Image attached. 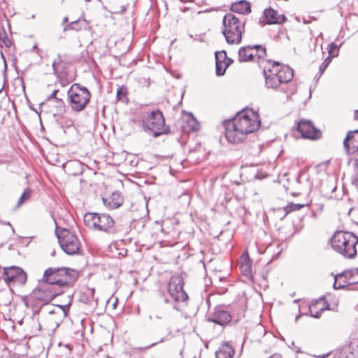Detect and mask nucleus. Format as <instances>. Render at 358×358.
<instances>
[{
  "mask_svg": "<svg viewBox=\"0 0 358 358\" xmlns=\"http://www.w3.org/2000/svg\"><path fill=\"white\" fill-rule=\"evenodd\" d=\"M264 16L268 24H282L287 20L285 15H278V12L271 8L264 10Z\"/></svg>",
  "mask_w": 358,
  "mask_h": 358,
  "instance_id": "16",
  "label": "nucleus"
},
{
  "mask_svg": "<svg viewBox=\"0 0 358 358\" xmlns=\"http://www.w3.org/2000/svg\"><path fill=\"white\" fill-rule=\"evenodd\" d=\"M231 320V316L230 313L221 307L215 308L213 313L208 317V321L221 326L228 324Z\"/></svg>",
  "mask_w": 358,
  "mask_h": 358,
  "instance_id": "14",
  "label": "nucleus"
},
{
  "mask_svg": "<svg viewBox=\"0 0 358 358\" xmlns=\"http://www.w3.org/2000/svg\"><path fill=\"white\" fill-rule=\"evenodd\" d=\"M357 182H358V177H357Z\"/></svg>",
  "mask_w": 358,
  "mask_h": 358,
  "instance_id": "55",
  "label": "nucleus"
},
{
  "mask_svg": "<svg viewBox=\"0 0 358 358\" xmlns=\"http://www.w3.org/2000/svg\"><path fill=\"white\" fill-rule=\"evenodd\" d=\"M78 273L67 267H50L45 270L43 278L38 280L32 296L44 304L63 293L62 288L69 287L77 280Z\"/></svg>",
  "mask_w": 358,
  "mask_h": 358,
  "instance_id": "1",
  "label": "nucleus"
},
{
  "mask_svg": "<svg viewBox=\"0 0 358 358\" xmlns=\"http://www.w3.org/2000/svg\"><path fill=\"white\" fill-rule=\"evenodd\" d=\"M222 23V32L226 41L231 45L241 43L242 34L245 31V18H239L232 13H227L223 17Z\"/></svg>",
  "mask_w": 358,
  "mask_h": 358,
  "instance_id": "5",
  "label": "nucleus"
},
{
  "mask_svg": "<svg viewBox=\"0 0 358 358\" xmlns=\"http://www.w3.org/2000/svg\"><path fill=\"white\" fill-rule=\"evenodd\" d=\"M164 338H162L159 340V342H156V343H153L150 344V345H148V346L145 347V349H149V348H152V347H153V346H155L157 343H162V342H164Z\"/></svg>",
  "mask_w": 358,
  "mask_h": 358,
  "instance_id": "39",
  "label": "nucleus"
},
{
  "mask_svg": "<svg viewBox=\"0 0 358 358\" xmlns=\"http://www.w3.org/2000/svg\"><path fill=\"white\" fill-rule=\"evenodd\" d=\"M37 49V45H34L32 48V50H36Z\"/></svg>",
  "mask_w": 358,
  "mask_h": 358,
  "instance_id": "49",
  "label": "nucleus"
},
{
  "mask_svg": "<svg viewBox=\"0 0 358 358\" xmlns=\"http://www.w3.org/2000/svg\"><path fill=\"white\" fill-rule=\"evenodd\" d=\"M186 124L191 131H196L199 129V123L192 113L188 114Z\"/></svg>",
  "mask_w": 358,
  "mask_h": 358,
  "instance_id": "25",
  "label": "nucleus"
},
{
  "mask_svg": "<svg viewBox=\"0 0 358 358\" xmlns=\"http://www.w3.org/2000/svg\"><path fill=\"white\" fill-rule=\"evenodd\" d=\"M31 18H32V19L35 18V15H31Z\"/></svg>",
  "mask_w": 358,
  "mask_h": 358,
  "instance_id": "52",
  "label": "nucleus"
},
{
  "mask_svg": "<svg viewBox=\"0 0 358 358\" xmlns=\"http://www.w3.org/2000/svg\"><path fill=\"white\" fill-rule=\"evenodd\" d=\"M69 105L73 111L83 110L91 99V93L78 83H74L68 90Z\"/></svg>",
  "mask_w": 358,
  "mask_h": 358,
  "instance_id": "7",
  "label": "nucleus"
},
{
  "mask_svg": "<svg viewBox=\"0 0 358 358\" xmlns=\"http://www.w3.org/2000/svg\"><path fill=\"white\" fill-rule=\"evenodd\" d=\"M234 355V348L228 343H223L216 351V358H232Z\"/></svg>",
  "mask_w": 358,
  "mask_h": 358,
  "instance_id": "18",
  "label": "nucleus"
},
{
  "mask_svg": "<svg viewBox=\"0 0 358 358\" xmlns=\"http://www.w3.org/2000/svg\"><path fill=\"white\" fill-rule=\"evenodd\" d=\"M173 309H175V310H178V311H180V308L179 306H178V305H177V304H176V303H175V304H173Z\"/></svg>",
  "mask_w": 358,
  "mask_h": 358,
  "instance_id": "43",
  "label": "nucleus"
},
{
  "mask_svg": "<svg viewBox=\"0 0 358 358\" xmlns=\"http://www.w3.org/2000/svg\"><path fill=\"white\" fill-rule=\"evenodd\" d=\"M117 196H118V194H113L112 196L109 198H103V202L104 205L108 207L109 208L116 209L118 207H120L122 204L121 202L115 200L116 199V197H117Z\"/></svg>",
  "mask_w": 358,
  "mask_h": 358,
  "instance_id": "23",
  "label": "nucleus"
},
{
  "mask_svg": "<svg viewBox=\"0 0 358 358\" xmlns=\"http://www.w3.org/2000/svg\"><path fill=\"white\" fill-rule=\"evenodd\" d=\"M55 313V310H50V311H49V313H50V314H52V313Z\"/></svg>",
  "mask_w": 358,
  "mask_h": 358,
  "instance_id": "51",
  "label": "nucleus"
},
{
  "mask_svg": "<svg viewBox=\"0 0 358 358\" xmlns=\"http://www.w3.org/2000/svg\"><path fill=\"white\" fill-rule=\"evenodd\" d=\"M260 122L257 113L253 110L241 111L233 120L224 122L225 137L230 143H241L248 134L254 132L259 128Z\"/></svg>",
  "mask_w": 358,
  "mask_h": 358,
  "instance_id": "2",
  "label": "nucleus"
},
{
  "mask_svg": "<svg viewBox=\"0 0 358 358\" xmlns=\"http://www.w3.org/2000/svg\"><path fill=\"white\" fill-rule=\"evenodd\" d=\"M264 75L266 88L276 90L281 87V90L287 92L283 85L292 80L294 72L289 66L273 62L271 66L264 68Z\"/></svg>",
  "mask_w": 358,
  "mask_h": 358,
  "instance_id": "3",
  "label": "nucleus"
},
{
  "mask_svg": "<svg viewBox=\"0 0 358 358\" xmlns=\"http://www.w3.org/2000/svg\"><path fill=\"white\" fill-rule=\"evenodd\" d=\"M343 145L347 154L358 155V129L348 132Z\"/></svg>",
  "mask_w": 358,
  "mask_h": 358,
  "instance_id": "13",
  "label": "nucleus"
},
{
  "mask_svg": "<svg viewBox=\"0 0 358 358\" xmlns=\"http://www.w3.org/2000/svg\"><path fill=\"white\" fill-rule=\"evenodd\" d=\"M85 224L90 229L114 234L117 232L113 219L107 214L87 213L84 215Z\"/></svg>",
  "mask_w": 358,
  "mask_h": 358,
  "instance_id": "6",
  "label": "nucleus"
},
{
  "mask_svg": "<svg viewBox=\"0 0 358 358\" xmlns=\"http://www.w3.org/2000/svg\"><path fill=\"white\" fill-rule=\"evenodd\" d=\"M164 301L165 303H168L169 302V299L167 298H164Z\"/></svg>",
  "mask_w": 358,
  "mask_h": 358,
  "instance_id": "48",
  "label": "nucleus"
},
{
  "mask_svg": "<svg viewBox=\"0 0 358 358\" xmlns=\"http://www.w3.org/2000/svg\"><path fill=\"white\" fill-rule=\"evenodd\" d=\"M252 261L247 255L244 262L241 264L240 268L242 274L247 278L252 276Z\"/></svg>",
  "mask_w": 358,
  "mask_h": 358,
  "instance_id": "21",
  "label": "nucleus"
},
{
  "mask_svg": "<svg viewBox=\"0 0 358 358\" xmlns=\"http://www.w3.org/2000/svg\"><path fill=\"white\" fill-rule=\"evenodd\" d=\"M336 358H358V338H353L349 345L343 347Z\"/></svg>",
  "mask_w": 358,
  "mask_h": 358,
  "instance_id": "15",
  "label": "nucleus"
},
{
  "mask_svg": "<svg viewBox=\"0 0 358 358\" xmlns=\"http://www.w3.org/2000/svg\"><path fill=\"white\" fill-rule=\"evenodd\" d=\"M61 61H62L61 57L59 55L58 59L54 60V62H52V69H53L54 73L55 74H58L60 71Z\"/></svg>",
  "mask_w": 358,
  "mask_h": 358,
  "instance_id": "36",
  "label": "nucleus"
},
{
  "mask_svg": "<svg viewBox=\"0 0 358 358\" xmlns=\"http://www.w3.org/2000/svg\"><path fill=\"white\" fill-rule=\"evenodd\" d=\"M2 223L3 224L9 225L11 227V229H12L13 233H15V229H14V228L13 227V226L11 225V224L9 222H2Z\"/></svg>",
  "mask_w": 358,
  "mask_h": 358,
  "instance_id": "41",
  "label": "nucleus"
},
{
  "mask_svg": "<svg viewBox=\"0 0 358 358\" xmlns=\"http://www.w3.org/2000/svg\"><path fill=\"white\" fill-rule=\"evenodd\" d=\"M255 57V53L252 46L248 45L241 47L238 50V61L240 62H246L252 61Z\"/></svg>",
  "mask_w": 358,
  "mask_h": 358,
  "instance_id": "17",
  "label": "nucleus"
},
{
  "mask_svg": "<svg viewBox=\"0 0 358 358\" xmlns=\"http://www.w3.org/2000/svg\"><path fill=\"white\" fill-rule=\"evenodd\" d=\"M31 195V191L29 189H27L24 190V192L22 193L21 196L20 197L17 203L15 206V208H18L26 200L29 199V197Z\"/></svg>",
  "mask_w": 358,
  "mask_h": 358,
  "instance_id": "30",
  "label": "nucleus"
},
{
  "mask_svg": "<svg viewBox=\"0 0 358 358\" xmlns=\"http://www.w3.org/2000/svg\"><path fill=\"white\" fill-rule=\"evenodd\" d=\"M232 62H233V60H232V59H229V58H227V63H229V64H231V63H232Z\"/></svg>",
  "mask_w": 358,
  "mask_h": 358,
  "instance_id": "46",
  "label": "nucleus"
},
{
  "mask_svg": "<svg viewBox=\"0 0 358 358\" xmlns=\"http://www.w3.org/2000/svg\"><path fill=\"white\" fill-rule=\"evenodd\" d=\"M142 122L144 129L152 132L154 137L167 133L164 118L159 110H153L143 117Z\"/></svg>",
  "mask_w": 358,
  "mask_h": 358,
  "instance_id": "8",
  "label": "nucleus"
},
{
  "mask_svg": "<svg viewBox=\"0 0 358 358\" xmlns=\"http://www.w3.org/2000/svg\"><path fill=\"white\" fill-rule=\"evenodd\" d=\"M165 315V308L163 307H158L154 309L148 315V320L150 322H155V320H162Z\"/></svg>",
  "mask_w": 358,
  "mask_h": 358,
  "instance_id": "22",
  "label": "nucleus"
},
{
  "mask_svg": "<svg viewBox=\"0 0 358 358\" xmlns=\"http://www.w3.org/2000/svg\"><path fill=\"white\" fill-rule=\"evenodd\" d=\"M269 358H281V356L279 354H274L272 356H271Z\"/></svg>",
  "mask_w": 358,
  "mask_h": 358,
  "instance_id": "44",
  "label": "nucleus"
},
{
  "mask_svg": "<svg viewBox=\"0 0 358 358\" xmlns=\"http://www.w3.org/2000/svg\"><path fill=\"white\" fill-rule=\"evenodd\" d=\"M58 308L60 310L61 313H62L63 315H65L66 313H65V310L64 309L62 308V306H58Z\"/></svg>",
  "mask_w": 358,
  "mask_h": 358,
  "instance_id": "42",
  "label": "nucleus"
},
{
  "mask_svg": "<svg viewBox=\"0 0 358 358\" xmlns=\"http://www.w3.org/2000/svg\"><path fill=\"white\" fill-rule=\"evenodd\" d=\"M331 59H332V57L328 56L324 61L322 63V64L320 66V68H319V72L320 73V75H322L324 71H325V69L327 68V66H329V64L331 63Z\"/></svg>",
  "mask_w": 358,
  "mask_h": 358,
  "instance_id": "35",
  "label": "nucleus"
},
{
  "mask_svg": "<svg viewBox=\"0 0 358 358\" xmlns=\"http://www.w3.org/2000/svg\"><path fill=\"white\" fill-rule=\"evenodd\" d=\"M296 129L304 138L317 139L321 136V131L310 120H300L297 123Z\"/></svg>",
  "mask_w": 358,
  "mask_h": 358,
  "instance_id": "12",
  "label": "nucleus"
},
{
  "mask_svg": "<svg viewBox=\"0 0 358 358\" xmlns=\"http://www.w3.org/2000/svg\"><path fill=\"white\" fill-rule=\"evenodd\" d=\"M182 2L192 1L191 0H180Z\"/></svg>",
  "mask_w": 358,
  "mask_h": 358,
  "instance_id": "50",
  "label": "nucleus"
},
{
  "mask_svg": "<svg viewBox=\"0 0 358 358\" xmlns=\"http://www.w3.org/2000/svg\"><path fill=\"white\" fill-rule=\"evenodd\" d=\"M354 117L355 120H358V110H355Z\"/></svg>",
  "mask_w": 358,
  "mask_h": 358,
  "instance_id": "45",
  "label": "nucleus"
},
{
  "mask_svg": "<svg viewBox=\"0 0 358 358\" xmlns=\"http://www.w3.org/2000/svg\"><path fill=\"white\" fill-rule=\"evenodd\" d=\"M313 306L310 307V315L313 317L319 318L321 316L322 312L324 310V308H321L320 311H317L315 313H313Z\"/></svg>",
  "mask_w": 358,
  "mask_h": 358,
  "instance_id": "37",
  "label": "nucleus"
},
{
  "mask_svg": "<svg viewBox=\"0 0 358 358\" xmlns=\"http://www.w3.org/2000/svg\"><path fill=\"white\" fill-rule=\"evenodd\" d=\"M55 233L60 247L66 254L73 255L80 253L81 244L73 233L66 229H62L59 231L56 229Z\"/></svg>",
  "mask_w": 358,
  "mask_h": 358,
  "instance_id": "9",
  "label": "nucleus"
},
{
  "mask_svg": "<svg viewBox=\"0 0 358 358\" xmlns=\"http://www.w3.org/2000/svg\"><path fill=\"white\" fill-rule=\"evenodd\" d=\"M343 45V43L337 45L335 43H331L327 48L329 56L331 57H337L338 55L339 49Z\"/></svg>",
  "mask_w": 358,
  "mask_h": 358,
  "instance_id": "27",
  "label": "nucleus"
},
{
  "mask_svg": "<svg viewBox=\"0 0 358 358\" xmlns=\"http://www.w3.org/2000/svg\"><path fill=\"white\" fill-rule=\"evenodd\" d=\"M349 285L358 283V268L345 271Z\"/></svg>",
  "mask_w": 358,
  "mask_h": 358,
  "instance_id": "26",
  "label": "nucleus"
},
{
  "mask_svg": "<svg viewBox=\"0 0 358 358\" xmlns=\"http://www.w3.org/2000/svg\"><path fill=\"white\" fill-rule=\"evenodd\" d=\"M3 280L9 285L11 284L24 285L27 281L26 273L20 267L10 266L4 268Z\"/></svg>",
  "mask_w": 358,
  "mask_h": 358,
  "instance_id": "11",
  "label": "nucleus"
},
{
  "mask_svg": "<svg viewBox=\"0 0 358 358\" xmlns=\"http://www.w3.org/2000/svg\"><path fill=\"white\" fill-rule=\"evenodd\" d=\"M127 10V8L125 6H120V10L119 11H117L116 13H124Z\"/></svg>",
  "mask_w": 358,
  "mask_h": 358,
  "instance_id": "40",
  "label": "nucleus"
},
{
  "mask_svg": "<svg viewBox=\"0 0 358 358\" xmlns=\"http://www.w3.org/2000/svg\"><path fill=\"white\" fill-rule=\"evenodd\" d=\"M358 237L352 232L337 231L331 239V245L337 253L347 259H354L357 256L356 245Z\"/></svg>",
  "mask_w": 358,
  "mask_h": 358,
  "instance_id": "4",
  "label": "nucleus"
},
{
  "mask_svg": "<svg viewBox=\"0 0 358 358\" xmlns=\"http://www.w3.org/2000/svg\"><path fill=\"white\" fill-rule=\"evenodd\" d=\"M59 92V90H54L51 94L47 97V101H51L55 99L57 104L58 110L57 112H62L64 110V102L62 99L57 98V94Z\"/></svg>",
  "mask_w": 358,
  "mask_h": 358,
  "instance_id": "24",
  "label": "nucleus"
},
{
  "mask_svg": "<svg viewBox=\"0 0 358 358\" xmlns=\"http://www.w3.org/2000/svg\"><path fill=\"white\" fill-rule=\"evenodd\" d=\"M0 41H2L6 47H10L11 45V41L6 36L2 37L0 35Z\"/></svg>",
  "mask_w": 358,
  "mask_h": 358,
  "instance_id": "38",
  "label": "nucleus"
},
{
  "mask_svg": "<svg viewBox=\"0 0 358 358\" xmlns=\"http://www.w3.org/2000/svg\"><path fill=\"white\" fill-rule=\"evenodd\" d=\"M229 66V63L215 62L216 75L217 76H223L225 73L226 69Z\"/></svg>",
  "mask_w": 358,
  "mask_h": 358,
  "instance_id": "29",
  "label": "nucleus"
},
{
  "mask_svg": "<svg viewBox=\"0 0 358 358\" xmlns=\"http://www.w3.org/2000/svg\"><path fill=\"white\" fill-rule=\"evenodd\" d=\"M231 10L233 12L243 15L248 14L251 11L250 3L244 0L232 3Z\"/></svg>",
  "mask_w": 358,
  "mask_h": 358,
  "instance_id": "19",
  "label": "nucleus"
},
{
  "mask_svg": "<svg viewBox=\"0 0 358 358\" xmlns=\"http://www.w3.org/2000/svg\"><path fill=\"white\" fill-rule=\"evenodd\" d=\"M116 97L118 101H122V102L127 101V89L124 87L118 88L116 93Z\"/></svg>",
  "mask_w": 358,
  "mask_h": 358,
  "instance_id": "31",
  "label": "nucleus"
},
{
  "mask_svg": "<svg viewBox=\"0 0 358 358\" xmlns=\"http://www.w3.org/2000/svg\"><path fill=\"white\" fill-rule=\"evenodd\" d=\"M184 282L181 275H173L168 284V292L176 302H185L188 299L187 294L183 289Z\"/></svg>",
  "mask_w": 358,
  "mask_h": 358,
  "instance_id": "10",
  "label": "nucleus"
},
{
  "mask_svg": "<svg viewBox=\"0 0 358 358\" xmlns=\"http://www.w3.org/2000/svg\"><path fill=\"white\" fill-rule=\"evenodd\" d=\"M67 22H68V17H64L63 23L64 24V23H66Z\"/></svg>",
  "mask_w": 358,
  "mask_h": 358,
  "instance_id": "47",
  "label": "nucleus"
},
{
  "mask_svg": "<svg viewBox=\"0 0 358 358\" xmlns=\"http://www.w3.org/2000/svg\"><path fill=\"white\" fill-rule=\"evenodd\" d=\"M304 206V204H299V203H290L287 205L285 208V210L287 213H290L292 211H295L301 209Z\"/></svg>",
  "mask_w": 358,
  "mask_h": 358,
  "instance_id": "34",
  "label": "nucleus"
},
{
  "mask_svg": "<svg viewBox=\"0 0 358 358\" xmlns=\"http://www.w3.org/2000/svg\"><path fill=\"white\" fill-rule=\"evenodd\" d=\"M82 27L79 24V21L78 20H76V21H73V22H71V23H69V24H67L64 28V31H66L68 30H75V31H80L81 30Z\"/></svg>",
  "mask_w": 358,
  "mask_h": 358,
  "instance_id": "33",
  "label": "nucleus"
},
{
  "mask_svg": "<svg viewBox=\"0 0 358 358\" xmlns=\"http://www.w3.org/2000/svg\"><path fill=\"white\" fill-rule=\"evenodd\" d=\"M252 50L255 53V57H257L259 60L263 59L266 56V49L259 45H255L252 46ZM259 62V61H258Z\"/></svg>",
  "mask_w": 358,
  "mask_h": 358,
  "instance_id": "28",
  "label": "nucleus"
},
{
  "mask_svg": "<svg viewBox=\"0 0 358 358\" xmlns=\"http://www.w3.org/2000/svg\"><path fill=\"white\" fill-rule=\"evenodd\" d=\"M215 62L227 63V52L224 50L216 52L215 53Z\"/></svg>",
  "mask_w": 358,
  "mask_h": 358,
  "instance_id": "32",
  "label": "nucleus"
},
{
  "mask_svg": "<svg viewBox=\"0 0 358 358\" xmlns=\"http://www.w3.org/2000/svg\"><path fill=\"white\" fill-rule=\"evenodd\" d=\"M348 286L349 284L345 271L335 275L333 285L335 289H343Z\"/></svg>",
  "mask_w": 358,
  "mask_h": 358,
  "instance_id": "20",
  "label": "nucleus"
},
{
  "mask_svg": "<svg viewBox=\"0 0 358 358\" xmlns=\"http://www.w3.org/2000/svg\"><path fill=\"white\" fill-rule=\"evenodd\" d=\"M52 256H54L55 255V252H52Z\"/></svg>",
  "mask_w": 358,
  "mask_h": 358,
  "instance_id": "53",
  "label": "nucleus"
},
{
  "mask_svg": "<svg viewBox=\"0 0 358 358\" xmlns=\"http://www.w3.org/2000/svg\"><path fill=\"white\" fill-rule=\"evenodd\" d=\"M86 1H90V0H85Z\"/></svg>",
  "mask_w": 358,
  "mask_h": 358,
  "instance_id": "54",
  "label": "nucleus"
}]
</instances>
